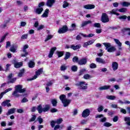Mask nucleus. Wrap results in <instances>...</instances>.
Instances as JSON below:
<instances>
[{
	"mask_svg": "<svg viewBox=\"0 0 130 130\" xmlns=\"http://www.w3.org/2000/svg\"><path fill=\"white\" fill-rule=\"evenodd\" d=\"M87 58L86 57L81 58L78 61V64L79 66H85L87 63Z\"/></svg>",
	"mask_w": 130,
	"mask_h": 130,
	"instance_id": "nucleus-8",
	"label": "nucleus"
},
{
	"mask_svg": "<svg viewBox=\"0 0 130 130\" xmlns=\"http://www.w3.org/2000/svg\"><path fill=\"white\" fill-rule=\"evenodd\" d=\"M37 119H38L40 124H41V123H42V122H43V119H42V118H41V116H39L38 117Z\"/></svg>",
	"mask_w": 130,
	"mask_h": 130,
	"instance_id": "nucleus-56",
	"label": "nucleus"
},
{
	"mask_svg": "<svg viewBox=\"0 0 130 130\" xmlns=\"http://www.w3.org/2000/svg\"><path fill=\"white\" fill-rule=\"evenodd\" d=\"M7 36H8V34H6L4 36L2 37V38L1 39L0 41V43H2V42H3L4 40H5V39H6V37H7Z\"/></svg>",
	"mask_w": 130,
	"mask_h": 130,
	"instance_id": "nucleus-58",
	"label": "nucleus"
},
{
	"mask_svg": "<svg viewBox=\"0 0 130 130\" xmlns=\"http://www.w3.org/2000/svg\"><path fill=\"white\" fill-rule=\"evenodd\" d=\"M15 91H17L19 93H24L26 91L25 88H23L22 85H17L15 86Z\"/></svg>",
	"mask_w": 130,
	"mask_h": 130,
	"instance_id": "nucleus-6",
	"label": "nucleus"
},
{
	"mask_svg": "<svg viewBox=\"0 0 130 130\" xmlns=\"http://www.w3.org/2000/svg\"><path fill=\"white\" fill-rule=\"evenodd\" d=\"M53 38V36L51 35H48L46 39L45 40V42H46V41H48V40H50V39H51V38Z\"/></svg>",
	"mask_w": 130,
	"mask_h": 130,
	"instance_id": "nucleus-51",
	"label": "nucleus"
},
{
	"mask_svg": "<svg viewBox=\"0 0 130 130\" xmlns=\"http://www.w3.org/2000/svg\"><path fill=\"white\" fill-rule=\"evenodd\" d=\"M88 24H92V21L91 20L84 21L82 22L81 27H85V26H87Z\"/></svg>",
	"mask_w": 130,
	"mask_h": 130,
	"instance_id": "nucleus-22",
	"label": "nucleus"
},
{
	"mask_svg": "<svg viewBox=\"0 0 130 130\" xmlns=\"http://www.w3.org/2000/svg\"><path fill=\"white\" fill-rule=\"evenodd\" d=\"M44 25H41L37 28L38 31H40V30H42V29H44Z\"/></svg>",
	"mask_w": 130,
	"mask_h": 130,
	"instance_id": "nucleus-61",
	"label": "nucleus"
},
{
	"mask_svg": "<svg viewBox=\"0 0 130 130\" xmlns=\"http://www.w3.org/2000/svg\"><path fill=\"white\" fill-rule=\"evenodd\" d=\"M19 91H17L16 90H14V91L12 93V96L13 97H16V98H19L21 95L19 94Z\"/></svg>",
	"mask_w": 130,
	"mask_h": 130,
	"instance_id": "nucleus-26",
	"label": "nucleus"
},
{
	"mask_svg": "<svg viewBox=\"0 0 130 130\" xmlns=\"http://www.w3.org/2000/svg\"><path fill=\"white\" fill-rule=\"evenodd\" d=\"M75 86L78 87L79 90H87L88 89V83L85 81H78L75 83Z\"/></svg>",
	"mask_w": 130,
	"mask_h": 130,
	"instance_id": "nucleus-2",
	"label": "nucleus"
},
{
	"mask_svg": "<svg viewBox=\"0 0 130 130\" xmlns=\"http://www.w3.org/2000/svg\"><path fill=\"white\" fill-rule=\"evenodd\" d=\"M70 57H71V53L67 52L66 53V56H65V57L64 58V59H65V60H67V59H69V58H70Z\"/></svg>",
	"mask_w": 130,
	"mask_h": 130,
	"instance_id": "nucleus-42",
	"label": "nucleus"
},
{
	"mask_svg": "<svg viewBox=\"0 0 130 130\" xmlns=\"http://www.w3.org/2000/svg\"><path fill=\"white\" fill-rule=\"evenodd\" d=\"M68 31V26L64 25L61 28H59V29L58 31V33L59 34H63V33H66Z\"/></svg>",
	"mask_w": 130,
	"mask_h": 130,
	"instance_id": "nucleus-9",
	"label": "nucleus"
},
{
	"mask_svg": "<svg viewBox=\"0 0 130 130\" xmlns=\"http://www.w3.org/2000/svg\"><path fill=\"white\" fill-rule=\"evenodd\" d=\"M81 48V45L78 44V45H72L71 46V49H73V50H77V49H80Z\"/></svg>",
	"mask_w": 130,
	"mask_h": 130,
	"instance_id": "nucleus-17",
	"label": "nucleus"
},
{
	"mask_svg": "<svg viewBox=\"0 0 130 130\" xmlns=\"http://www.w3.org/2000/svg\"><path fill=\"white\" fill-rule=\"evenodd\" d=\"M124 121L126 122V124L130 126V117H125Z\"/></svg>",
	"mask_w": 130,
	"mask_h": 130,
	"instance_id": "nucleus-36",
	"label": "nucleus"
},
{
	"mask_svg": "<svg viewBox=\"0 0 130 130\" xmlns=\"http://www.w3.org/2000/svg\"><path fill=\"white\" fill-rule=\"evenodd\" d=\"M86 72H87V70L85 69L80 70L79 71V76H82V75H84Z\"/></svg>",
	"mask_w": 130,
	"mask_h": 130,
	"instance_id": "nucleus-39",
	"label": "nucleus"
},
{
	"mask_svg": "<svg viewBox=\"0 0 130 130\" xmlns=\"http://www.w3.org/2000/svg\"><path fill=\"white\" fill-rule=\"evenodd\" d=\"M29 48V45H25L23 46L22 48V51L24 54H21V56L22 57H25L26 55H28V52H27V50Z\"/></svg>",
	"mask_w": 130,
	"mask_h": 130,
	"instance_id": "nucleus-5",
	"label": "nucleus"
},
{
	"mask_svg": "<svg viewBox=\"0 0 130 130\" xmlns=\"http://www.w3.org/2000/svg\"><path fill=\"white\" fill-rule=\"evenodd\" d=\"M61 122H62V118L58 119L56 121L57 124H60Z\"/></svg>",
	"mask_w": 130,
	"mask_h": 130,
	"instance_id": "nucleus-60",
	"label": "nucleus"
},
{
	"mask_svg": "<svg viewBox=\"0 0 130 130\" xmlns=\"http://www.w3.org/2000/svg\"><path fill=\"white\" fill-rule=\"evenodd\" d=\"M51 104H52L53 106L55 107L56 105H57V101L56 99H53L51 101Z\"/></svg>",
	"mask_w": 130,
	"mask_h": 130,
	"instance_id": "nucleus-37",
	"label": "nucleus"
},
{
	"mask_svg": "<svg viewBox=\"0 0 130 130\" xmlns=\"http://www.w3.org/2000/svg\"><path fill=\"white\" fill-rule=\"evenodd\" d=\"M44 5H45V3H44V2H40L38 5V7H39V8H42L41 7H43V6H44Z\"/></svg>",
	"mask_w": 130,
	"mask_h": 130,
	"instance_id": "nucleus-62",
	"label": "nucleus"
},
{
	"mask_svg": "<svg viewBox=\"0 0 130 130\" xmlns=\"http://www.w3.org/2000/svg\"><path fill=\"white\" fill-rule=\"evenodd\" d=\"M50 109V106L46 105L45 107L43 108V112H47Z\"/></svg>",
	"mask_w": 130,
	"mask_h": 130,
	"instance_id": "nucleus-27",
	"label": "nucleus"
},
{
	"mask_svg": "<svg viewBox=\"0 0 130 130\" xmlns=\"http://www.w3.org/2000/svg\"><path fill=\"white\" fill-rule=\"evenodd\" d=\"M37 110L39 113H42V112H43V108H42V106L41 105L38 106Z\"/></svg>",
	"mask_w": 130,
	"mask_h": 130,
	"instance_id": "nucleus-30",
	"label": "nucleus"
},
{
	"mask_svg": "<svg viewBox=\"0 0 130 130\" xmlns=\"http://www.w3.org/2000/svg\"><path fill=\"white\" fill-rule=\"evenodd\" d=\"M121 5L122 6V7H128V6H130V3L123 2V3H121Z\"/></svg>",
	"mask_w": 130,
	"mask_h": 130,
	"instance_id": "nucleus-41",
	"label": "nucleus"
},
{
	"mask_svg": "<svg viewBox=\"0 0 130 130\" xmlns=\"http://www.w3.org/2000/svg\"><path fill=\"white\" fill-rule=\"evenodd\" d=\"M101 21L102 23H108L109 22V17L107 16V14L102 13Z\"/></svg>",
	"mask_w": 130,
	"mask_h": 130,
	"instance_id": "nucleus-4",
	"label": "nucleus"
},
{
	"mask_svg": "<svg viewBox=\"0 0 130 130\" xmlns=\"http://www.w3.org/2000/svg\"><path fill=\"white\" fill-rule=\"evenodd\" d=\"M94 42H95L94 40H91L85 42L83 45V47H87V46H88V45H91V44H93Z\"/></svg>",
	"mask_w": 130,
	"mask_h": 130,
	"instance_id": "nucleus-19",
	"label": "nucleus"
},
{
	"mask_svg": "<svg viewBox=\"0 0 130 130\" xmlns=\"http://www.w3.org/2000/svg\"><path fill=\"white\" fill-rule=\"evenodd\" d=\"M112 124L109 122H105L104 123V126H106V127H109V126H111Z\"/></svg>",
	"mask_w": 130,
	"mask_h": 130,
	"instance_id": "nucleus-54",
	"label": "nucleus"
},
{
	"mask_svg": "<svg viewBox=\"0 0 130 130\" xmlns=\"http://www.w3.org/2000/svg\"><path fill=\"white\" fill-rule=\"evenodd\" d=\"M103 44L104 45L105 47H106V50H107L108 49L111 47V44L109 43H104Z\"/></svg>",
	"mask_w": 130,
	"mask_h": 130,
	"instance_id": "nucleus-35",
	"label": "nucleus"
},
{
	"mask_svg": "<svg viewBox=\"0 0 130 130\" xmlns=\"http://www.w3.org/2000/svg\"><path fill=\"white\" fill-rule=\"evenodd\" d=\"M17 112L18 113H23L24 112V110H23V109H18L17 110Z\"/></svg>",
	"mask_w": 130,
	"mask_h": 130,
	"instance_id": "nucleus-63",
	"label": "nucleus"
},
{
	"mask_svg": "<svg viewBox=\"0 0 130 130\" xmlns=\"http://www.w3.org/2000/svg\"><path fill=\"white\" fill-rule=\"evenodd\" d=\"M111 87V85H104L103 86H101L99 88V90L102 91L103 90H109Z\"/></svg>",
	"mask_w": 130,
	"mask_h": 130,
	"instance_id": "nucleus-16",
	"label": "nucleus"
},
{
	"mask_svg": "<svg viewBox=\"0 0 130 130\" xmlns=\"http://www.w3.org/2000/svg\"><path fill=\"white\" fill-rule=\"evenodd\" d=\"M95 61L96 62H99V63H106L105 60H104L103 59L100 58V57H97L95 58Z\"/></svg>",
	"mask_w": 130,
	"mask_h": 130,
	"instance_id": "nucleus-21",
	"label": "nucleus"
},
{
	"mask_svg": "<svg viewBox=\"0 0 130 130\" xmlns=\"http://www.w3.org/2000/svg\"><path fill=\"white\" fill-rule=\"evenodd\" d=\"M91 78H92V77L89 74H85L83 76V79H85V80H89V79H91Z\"/></svg>",
	"mask_w": 130,
	"mask_h": 130,
	"instance_id": "nucleus-44",
	"label": "nucleus"
},
{
	"mask_svg": "<svg viewBox=\"0 0 130 130\" xmlns=\"http://www.w3.org/2000/svg\"><path fill=\"white\" fill-rule=\"evenodd\" d=\"M72 72H77L78 71V67L76 65H74L71 67Z\"/></svg>",
	"mask_w": 130,
	"mask_h": 130,
	"instance_id": "nucleus-43",
	"label": "nucleus"
},
{
	"mask_svg": "<svg viewBox=\"0 0 130 130\" xmlns=\"http://www.w3.org/2000/svg\"><path fill=\"white\" fill-rule=\"evenodd\" d=\"M118 11L117 9H114L109 12L110 14L116 15V16H119V13H117L116 12Z\"/></svg>",
	"mask_w": 130,
	"mask_h": 130,
	"instance_id": "nucleus-20",
	"label": "nucleus"
},
{
	"mask_svg": "<svg viewBox=\"0 0 130 130\" xmlns=\"http://www.w3.org/2000/svg\"><path fill=\"white\" fill-rule=\"evenodd\" d=\"M21 67H23V62H16L14 63V68L16 69H19V68H21Z\"/></svg>",
	"mask_w": 130,
	"mask_h": 130,
	"instance_id": "nucleus-15",
	"label": "nucleus"
},
{
	"mask_svg": "<svg viewBox=\"0 0 130 130\" xmlns=\"http://www.w3.org/2000/svg\"><path fill=\"white\" fill-rule=\"evenodd\" d=\"M28 39V34L23 35L21 37V40H25Z\"/></svg>",
	"mask_w": 130,
	"mask_h": 130,
	"instance_id": "nucleus-40",
	"label": "nucleus"
},
{
	"mask_svg": "<svg viewBox=\"0 0 130 130\" xmlns=\"http://www.w3.org/2000/svg\"><path fill=\"white\" fill-rule=\"evenodd\" d=\"M34 67H35V62H34L33 61H30L28 62V68L30 69H33Z\"/></svg>",
	"mask_w": 130,
	"mask_h": 130,
	"instance_id": "nucleus-29",
	"label": "nucleus"
},
{
	"mask_svg": "<svg viewBox=\"0 0 130 130\" xmlns=\"http://www.w3.org/2000/svg\"><path fill=\"white\" fill-rule=\"evenodd\" d=\"M8 23H9L8 20L4 21V23L1 25L0 28H1V29H6V28L8 27Z\"/></svg>",
	"mask_w": 130,
	"mask_h": 130,
	"instance_id": "nucleus-18",
	"label": "nucleus"
},
{
	"mask_svg": "<svg viewBox=\"0 0 130 130\" xmlns=\"http://www.w3.org/2000/svg\"><path fill=\"white\" fill-rule=\"evenodd\" d=\"M48 14H49V9H46L42 15V18H46V17H48Z\"/></svg>",
	"mask_w": 130,
	"mask_h": 130,
	"instance_id": "nucleus-23",
	"label": "nucleus"
},
{
	"mask_svg": "<svg viewBox=\"0 0 130 130\" xmlns=\"http://www.w3.org/2000/svg\"><path fill=\"white\" fill-rule=\"evenodd\" d=\"M104 109V107L103 106H99L98 108V112H101L103 111V110Z\"/></svg>",
	"mask_w": 130,
	"mask_h": 130,
	"instance_id": "nucleus-46",
	"label": "nucleus"
},
{
	"mask_svg": "<svg viewBox=\"0 0 130 130\" xmlns=\"http://www.w3.org/2000/svg\"><path fill=\"white\" fill-rule=\"evenodd\" d=\"M17 48H18V46L17 45L13 46L10 48V51H11L12 52H16V50H17Z\"/></svg>",
	"mask_w": 130,
	"mask_h": 130,
	"instance_id": "nucleus-34",
	"label": "nucleus"
},
{
	"mask_svg": "<svg viewBox=\"0 0 130 130\" xmlns=\"http://www.w3.org/2000/svg\"><path fill=\"white\" fill-rule=\"evenodd\" d=\"M17 81V78H11L10 80H8V84L9 83H15Z\"/></svg>",
	"mask_w": 130,
	"mask_h": 130,
	"instance_id": "nucleus-53",
	"label": "nucleus"
},
{
	"mask_svg": "<svg viewBox=\"0 0 130 130\" xmlns=\"http://www.w3.org/2000/svg\"><path fill=\"white\" fill-rule=\"evenodd\" d=\"M93 26L95 28H101V24L100 23H95L93 25Z\"/></svg>",
	"mask_w": 130,
	"mask_h": 130,
	"instance_id": "nucleus-49",
	"label": "nucleus"
},
{
	"mask_svg": "<svg viewBox=\"0 0 130 130\" xmlns=\"http://www.w3.org/2000/svg\"><path fill=\"white\" fill-rule=\"evenodd\" d=\"M100 122H105L106 121V118L103 117V118H101L100 119Z\"/></svg>",
	"mask_w": 130,
	"mask_h": 130,
	"instance_id": "nucleus-64",
	"label": "nucleus"
},
{
	"mask_svg": "<svg viewBox=\"0 0 130 130\" xmlns=\"http://www.w3.org/2000/svg\"><path fill=\"white\" fill-rule=\"evenodd\" d=\"M60 70L62 72L63 71H66V70H67V66L66 65H62L60 67Z\"/></svg>",
	"mask_w": 130,
	"mask_h": 130,
	"instance_id": "nucleus-55",
	"label": "nucleus"
},
{
	"mask_svg": "<svg viewBox=\"0 0 130 130\" xmlns=\"http://www.w3.org/2000/svg\"><path fill=\"white\" fill-rule=\"evenodd\" d=\"M11 102V100H6L3 102L2 103L1 105L2 106H4V107L5 106H7L8 107H10L11 106H12V105H11V103H10Z\"/></svg>",
	"mask_w": 130,
	"mask_h": 130,
	"instance_id": "nucleus-10",
	"label": "nucleus"
},
{
	"mask_svg": "<svg viewBox=\"0 0 130 130\" xmlns=\"http://www.w3.org/2000/svg\"><path fill=\"white\" fill-rule=\"evenodd\" d=\"M89 115H90V110H89L88 109H86L83 111L82 114V117H88Z\"/></svg>",
	"mask_w": 130,
	"mask_h": 130,
	"instance_id": "nucleus-7",
	"label": "nucleus"
},
{
	"mask_svg": "<svg viewBox=\"0 0 130 130\" xmlns=\"http://www.w3.org/2000/svg\"><path fill=\"white\" fill-rule=\"evenodd\" d=\"M107 50L108 52H113V51H115V48L114 47H110Z\"/></svg>",
	"mask_w": 130,
	"mask_h": 130,
	"instance_id": "nucleus-38",
	"label": "nucleus"
},
{
	"mask_svg": "<svg viewBox=\"0 0 130 130\" xmlns=\"http://www.w3.org/2000/svg\"><path fill=\"white\" fill-rule=\"evenodd\" d=\"M114 41L115 42L116 44L118 45V46H122V44L119 40L117 39H114Z\"/></svg>",
	"mask_w": 130,
	"mask_h": 130,
	"instance_id": "nucleus-32",
	"label": "nucleus"
},
{
	"mask_svg": "<svg viewBox=\"0 0 130 130\" xmlns=\"http://www.w3.org/2000/svg\"><path fill=\"white\" fill-rule=\"evenodd\" d=\"M118 19L121 20V21H125L126 20V15H121L118 17Z\"/></svg>",
	"mask_w": 130,
	"mask_h": 130,
	"instance_id": "nucleus-33",
	"label": "nucleus"
},
{
	"mask_svg": "<svg viewBox=\"0 0 130 130\" xmlns=\"http://www.w3.org/2000/svg\"><path fill=\"white\" fill-rule=\"evenodd\" d=\"M63 8L64 9L68 7H69V3L68 2H67V1H64L63 2V4L62 5Z\"/></svg>",
	"mask_w": 130,
	"mask_h": 130,
	"instance_id": "nucleus-52",
	"label": "nucleus"
},
{
	"mask_svg": "<svg viewBox=\"0 0 130 130\" xmlns=\"http://www.w3.org/2000/svg\"><path fill=\"white\" fill-rule=\"evenodd\" d=\"M106 98L109 100H115L116 99V96L114 95H107Z\"/></svg>",
	"mask_w": 130,
	"mask_h": 130,
	"instance_id": "nucleus-31",
	"label": "nucleus"
},
{
	"mask_svg": "<svg viewBox=\"0 0 130 130\" xmlns=\"http://www.w3.org/2000/svg\"><path fill=\"white\" fill-rule=\"evenodd\" d=\"M72 60L73 62H78V63H79V57H78V56H74Z\"/></svg>",
	"mask_w": 130,
	"mask_h": 130,
	"instance_id": "nucleus-47",
	"label": "nucleus"
},
{
	"mask_svg": "<svg viewBox=\"0 0 130 130\" xmlns=\"http://www.w3.org/2000/svg\"><path fill=\"white\" fill-rule=\"evenodd\" d=\"M55 50H56V47H53L51 49L50 52L49 53L48 55V57L49 58H51V57H52V56L53 55L54 53V51H55Z\"/></svg>",
	"mask_w": 130,
	"mask_h": 130,
	"instance_id": "nucleus-13",
	"label": "nucleus"
},
{
	"mask_svg": "<svg viewBox=\"0 0 130 130\" xmlns=\"http://www.w3.org/2000/svg\"><path fill=\"white\" fill-rule=\"evenodd\" d=\"M42 12H43V8L39 7L38 8H37L36 10V13L37 14H38V15H40V14H41V13H42Z\"/></svg>",
	"mask_w": 130,
	"mask_h": 130,
	"instance_id": "nucleus-28",
	"label": "nucleus"
},
{
	"mask_svg": "<svg viewBox=\"0 0 130 130\" xmlns=\"http://www.w3.org/2000/svg\"><path fill=\"white\" fill-rule=\"evenodd\" d=\"M35 119H36V115H32L31 119H29V122H32V121H35Z\"/></svg>",
	"mask_w": 130,
	"mask_h": 130,
	"instance_id": "nucleus-57",
	"label": "nucleus"
},
{
	"mask_svg": "<svg viewBox=\"0 0 130 130\" xmlns=\"http://www.w3.org/2000/svg\"><path fill=\"white\" fill-rule=\"evenodd\" d=\"M53 84V82H52L51 81H50L46 83V85L47 87H50V86H52Z\"/></svg>",
	"mask_w": 130,
	"mask_h": 130,
	"instance_id": "nucleus-59",
	"label": "nucleus"
},
{
	"mask_svg": "<svg viewBox=\"0 0 130 130\" xmlns=\"http://www.w3.org/2000/svg\"><path fill=\"white\" fill-rule=\"evenodd\" d=\"M118 11L120 13H125V12L127 11V9H126V8H123L118 10Z\"/></svg>",
	"mask_w": 130,
	"mask_h": 130,
	"instance_id": "nucleus-48",
	"label": "nucleus"
},
{
	"mask_svg": "<svg viewBox=\"0 0 130 130\" xmlns=\"http://www.w3.org/2000/svg\"><path fill=\"white\" fill-rule=\"evenodd\" d=\"M59 99L61 101L64 107H68L72 102V100L67 99V96L64 94H61L59 96Z\"/></svg>",
	"mask_w": 130,
	"mask_h": 130,
	"instance_id": "nucleus-1",
	"label": "nucleus"
},
{
	"mask_svg": "<svg viewBox=\"0 0 130 130\" xmlns=\"http://www.w3.org/2000/svg\"><path fill=\"white\" fill-rule=\"evenodd\" d=\"M16 111V108H12L8 110L7 115H10L11 114H13V113H15Z\"/></svg>",
	"mask_w": 130,
	"mask_h": 130,
	"instance_id": "nucleus-24",
	"label": "nucleus"
},
{
	"mask_svg": "<svg viewBox=\"0 0 130 130\" xmlns=\"http://www.w3.org/2000/svg\"><path fill=\"white\" fill-rule=\"evenodd\" d=\"M56 54L58 55V57H61L63 55V51H57Z\"/></svg>",
	"mask_w": 130,
	"mask_h": 130,
	"instance_id": "nucleus-45",
	"label": "nucleus"
},
{
	"mask_svg": "<svg viewBox=\"0 0 130 130\" xmlns=\"http://www.w3.org/2000/svg\"><path fill=\"white\" fill-rule=\"evenodd\" d=\"M112 68L113 71H116L118 69V63L115 61L113 62L112 63Z\"/></svg>",
	"mask_w": 130,
	"mask_h": 130,
	"instance_id": "nucleus-14",
	"label": "nucleus"
},
{
	"mask_svg": "<svg viewBox=\"0 0 130 130\" xmlns=\"http://www.w3.org/2000/svg\"><path fill=\"white\" fill-rule=\"evenodd\" d=\"M55 3V0H48L46 2V6L47 7H49V8L52 7V6L54 5V3Z\"/></svg>",
	"mask_w": 130,
	"mask_h": 130,
	"instance_id": "nucleus-11",
	"label": "nucleus"
},
{
	"mask_svg": "<svg viewBox=\"0 0 130 130\" xmlns=\"http://www.w3.org/2000/svg\"><path fill=\"white\" fill-rule=\"evenodd\" d=\"M25 73V69H22L20 70V72L18 73V77L19 78H22L23 77V75Z\"/></svg>",
	"mask_w": 130,
	"mask_h": 130,
	"instance_id": "nucleus-25",
	"label": "nucleus"
},
{
	"mask_svg": "<svg viewBox=\"0 0 130 130\" xmlns=\"http://www.w3.org/2000/svg\"><path fill=\"white\" fill-rule=\"evenodd\" d=\"M42 72H43V69L41 68L39 69L36 72V75L31 78L27 79V81H33V80H35L37 79L38 76H40L42 74Z\"/></svg>",
	"mask_w": 130,
	"mask_h": 130,
	"instance_id": "nucleus-3",
	"label": "nucleus"
},
{
	"mask_svg": "<svg viewBox=\"0 0 130 130\" xmlns=\"http://www.w3.org/2000/svg\"><path fill=\"white\" fill-rule=\"evenodd\" d=\"M84 9L86 10H92L95 9V5L92 4H88L83 6Z\"/></svg>",
	"mask_w": 130,
	"mask_h": 130,
	"instance_id": "nucleus-12",
	"label": "nucleus"
},
{
	"mask_svg": "<svg viewBox=\"0 0 130 130\" xmlns=\"http://www.w3.org/2000/svg\"><path fill=\"white\" fill-rule=\"evenodd\" d=\"M89 68H90V69H96L97 65L94 63H92L89 65Z\"/></svg>",
	"mask_w": 130,
	"mask_h": 130,
	"instance_id": "nucleus-50",
	"label": "nucleus"
}]
</instances>
